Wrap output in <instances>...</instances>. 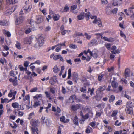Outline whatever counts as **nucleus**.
I'll use <instances>...</instances> for the list:
<instances>
[{
    "label": "nucleus",
    "mask_w": 134,
    "mask_h": 134,
    "mask_svg": "<svg viewBox=\"0 0 134 134\" xmlns=\"http://www.w3.org/2000/svg\"><path fill=\"white\" fill-rule=\"evenodd\" d=\"M36 38L38 40L37 42L35 45V47H37V44H38L39 47L41 46L43 44L44 41V37L43 34H39L36 37Z\"/></svg>",
    "instance_id": "obj_1"
},
{
    "label": "nucleus",
    "mask_w": 134,
    "mask_h": 134,
    "mask_svg": "<svg viewBox=\"0 0 134 134\" xmlns=\"http://www.w3.org/2000/svg\"><path fill=\"white\" fill-rule=\"evenodd\" d=\"M42 122L43 124L45 123L46 126H49L51 123V121L47 119H45L44 117H42Z\"/></svg>",
    "instance_id": "obj_2"
},
{
    "label": "nucleus",
    "mask_w": 134,
    "mask_h": 134,
    "mask_svg": "<svg viewBox=\"0 0 134 134\" xmlns=\"http://www.w3.org/2000/svg\"><path fill=\"white\" fill-rule=\"evenodd\" d=\"M117 47L115 46H112L111 48V52L113 54H119L120 53V50L118 49L116 50Z\"/></svg>",
    "instance_id": "obj_3"
},
{
    "label": "nucleus",
    "mask_w": 134,
    "mask_h": 134,
    "mask_svg": "<svg viewBox=\"0 0 134 134\" xmlns=\"http://www.w3.org/2000/svg\"><path fill=\"white\" fill-rule=\"evenodd\" d=\"M32 7V5L31 4L30 5H26L24 6L23 9L26 13L29 12L30 11Z\"/></svg>",
    "instance_id": "obj_4"
},
{
    "label": "nucleus",
    "mask_w": 134,
    "mask_h": 134,
    "mask_svg": "<svg viewBox=\"0 0 134 134\" xmlns=\"http://www.w3.org/2000/svg\"><path fill=\"white\" fill-rule=\"evenodd\" d=\"M24 20L23 17L22 16L18 18L16 21V25H19Z\"/></svg>",
    "instance_id": "obj_5"
},
{
    "label": "nucleus",
    "mask_w": 134,
    "mask_h": 134,
    "mask_svg": "<svg viewBox=\"0 0 134 134\" xmlns=\"http://www.w3.org/2000/svg\"><path fill=\"white\" fill-rule=\"evenodd\" d=\"M81 107L80 104H77L76 105H72L71 107V110L74 111L77 110Z\"/></svg>",
    "instance_id": "obj_6"
},
{
    "label": "nucleus",
    "mask_w": 134,
    "mask_h": 134,
    "mask_svg": "<svg viewBox=\"0 0 134 134\" xmlns=\"http://www.w3.org/2000/svg\"><path fill=\"white\" fill-rule=\"evenodd\" d=\"M9 81L12 83L13 84L14 86L18 85L17 77H16L14 79L11 78L9 79Z\"/></svg>",
    "instance_id": "obj_7"
},
{
    "label": "nucleus",
    "mask_w": 134,
    "mask_h": 134,
    "mask_svg": "<svg viewBox=\"0 0 134 134\" xmlns=\"http://www.w3.org/2000/svg\"><path fill=\"white\" fill-rule=\"evenodd\" d=\"M77 5H76L71 6V11L74 14L77 13L78 10H75L77 8Z\"/></svg>",
    "instance_id": "obj_8"
},
{
    "label": "nucleus",
    "mask_w": 134,
    "mask_h": 134,
    "mask_svg": "<svg viewBox=\"0 0 134 134\" xmlns=\"http://www.w3.org/2000/svg\"><path fill=\"white\" fill-rule=\"evenodd\" d=\"M36 19L37 22L38 23H40L43 21V17L41 15L37 16L36 17Z\"/></svg>",
    "instance_id": "obj_9"
},
{
    "label": "nucleus",
    "mask_w": 134,
    "mask_h": 134,
    "mask_svg": "<svg viewBox=\"0 0 134 134\" xmlns=\"http://www.w3.org/2000/svg\"><path fill=\"white\" fill-rule=\"evenodd\" d=\"M101 38L104 40L105 41H108L109 42H112L114 41L113 38L111 37L108 38L106 37H103V36L101 37Z\"/></svg>",
    "instance_id": "obj_10"
},
{
    "label": "nucleus",
    "mask_w": 134,
    "mask_h": 134,
    "mask_svg": "<svg viewBox=\"0 0 134 134\" xmlns=\"http://www.w3.org/2000/svg\"><path fill=\"white\" fill-rule=\"evenodd\" d=\"M57 79V77L56 76H55L51 78L49 81L50 83L52 85H54L55 83V80Z\"/></svg>",
    "instance_id": "obj_11"
},
{
    "label": "nucleus",
    "mask_w": 134,
    "mask_h": 134,
    "mask_svg": "<svg viewBox=\"0 0 134 134\" xmlns=\"http://www.w3.org/2000/svg\"><path fill=\"white\" fill-rule=\"evenodd\" d=\"M23 42L25 44H31V42L29 40L28 37H26L24 39Z\"/></svg>",
    "instance_id": "obj_12"
},
{
    "label": "nucleus",
    "mask_w": 134,
    "mask_h": 134,
    "mask_svg": "<svg viewBox=\"0 0 134 134\" xmlns=\"http://www.w3.org/2000/svg\"><path fill=\"white\" fill-rule=\"evenodd\" d=\"M31 124L32 125V127H36L39 124V121L38 120L36 121H33L31 122Z\"/></svg>",
    "instance_id": "obj_13"
},
{
    "label": "nucleus",
    "mask_w": 134,
    "mask_h": 134,
    "mask_svg": "<svg viewBox=\"0 0 134 134\" xmlns=\"http://www.w3.org/2000/svg\"><path fill=\"white\" fill-rule=\"evenodd\" d=\"M32 130L33 134H38L39 133V131L37 127H32Z\"/></svg>",
    "instance_id": "obj_14"
},
{
    "label": "nucleus",
    "mask_w": 134,
    "mask_h": 134,
    "mask_svg": "<svg viewBox=\"0 0 134 134\" xmlns=\"http://www.w3.org/2000/svg\"><path fill=\"white\" fill-rule=\"evenodd\" d=\"M72 79L75 81H76L78 80V75L76 72H74L72 75Z\"/></svg>",
    "instance_id": "obj_15"
},
{
    "label": "nucleus",
    "mask_w": 134,
    "mask_h": 134,
    "mask_svg": "<svg viewBox=\"0 0 134 134\" xmlns=\"http://www.w3.org/2000/svg\"><path fill=\"white\" fill-rule=\"evenodd\" d=\"M85 13L84 12L81 13L77 16L78 19L79 20L83 19L85 17Z\"/></svg>",
    "instance_id": "obj_16"
},
{
    "label": "nucleus",
    "mask_w": 134,
    "mask_h": 134,
    "mask_svg": "<svg viewBox=\"0 0 134 134\" xmlns=\"http://www.w3.org/2000/svg\"><path fill=\"white\" fill-rule=\"evenodd\" d=\"M133 9V8H131L129 9V11H130L131 13V14L130 15V17L131 19L132 20L134 18V13L133 12L132 10Z\"/></svg>",
    "instance_id": "obj_17"
},
{
    "label": "nucleus",
    "mask_w": 134,
    "mask_h": 134,
    "mask_svg": "<svg viewBox=\"0 0 134 134\" xmlns=\"http://www.w3.org/2000/svg\"><path fill=\"white\" fill-rule=\"evenodd\" d=\"M60 17L59 15L58 14H53L52 16V18L54 21L59 20Z\"/></svg>",
    "instance_id": "obj_18"
},
{
    "label": "nucleus",
    "mask_w": 134,
    "mask_h": 134,
    "mask_svg": "<svg viewBox=\"0 0 134 134\" xmlns=\"http://www.w3.org/2000/svg\"><path fill=\"white\" fill-rule=\"evenodd\" d=\"M40 101L38 100H35L33 107L34 108H36L37 107L40 106Z\"/></svg>",
    "instance_id": "obj_19"
},
{
    "label": "nucleus",
    "mask_w": 134,
    "mask_h": 134,
    "mask_svg": "<svg viewBox=\"0 0 134 134\" xmlns=\"http://www.w3.org/2000/svg\"><path fill=\"white\" fill-rule=\"evenodd\" d=\"M90 43L92 45L94 46L98 44V42L96 39H93L91 40Z\"/></svg>",
    "instance_id": "obj_20"
},
{
    "label": "nucleus",
    "mask_w": 134,
    "mask_h": 134,
    "mask_svg": "<svg viewBox=\"0 0 134 134\" xmlns=\"http://www.w3.org/2000/svg\"><path fill=\"white\" fill-rule=\"evenodd\" d=\"M130 73V70L128 69H126L125 70V72L124 75L125 78H126L129 76Z\"/></svg>",
    "instance_id": "obj_21"
},
{
    "label": "nucleus",
    "mask_w": 134,
    "mask_h": 134,
    "mask_svg": "<svg viewBox=\"0 0 134 134\" xmlns=\"http://www.w3.org/2000/svg\"><path fill=\"white\" fill-rule=\"evenodd\" d=\"M3 34H5L7 37H10L11 35L9 31H7L5 29L3 30Z\"/></svg>",
    "instance_id": "obj_22"
},
{
    "label": "nucleus",
    "mask_w": 134,
    "mask_h": 134,
    "mask_svg": "<svg viewBox=\"0 0 134 134\" xmlns=\"http://www.w3.org/2000/svg\"><path fill=\"white\" fill-rule=\"evenodd\" d=\"M8 25L7 21L5 20H0V25L2 26L7 25Z\"/></svg>",
    "instance_id": "obj_23"
},
{
    "label": "nucleus",
    "mask_w": 134,
    "mask_h": 134,
    "mask_svg": "<svg viewBox=\"0 0 134 134\" xmlns=\"http://www.w3.org/2000/svg\"><path fill=\"white\" fill-rule=\"evenodd\" d=\"M53 70L54 73H57L60 71V69L58 68L57 65H55L53 68Z\"/></svg>",
    "instance_id": "obj_24"
},
{
    "label": "nucleus",
    "mask_w": 134,
    "mask_h": 134,
    "mask_svg": "<svg viewBox=\"0 0 134 134\" xmlns=\"http://www.w3.org/2000/svg\"><path fill=\"white\" fill-rule=\"evenodd\" d=\"M34 30L32 27H31L26 29L25 31V32L26 34H28L30 33L32 31H33Z\"/></svg>",
    "instance_id": "obj_25"
},
{
    "label": "nucleus",
    "mask_w": 134,
    "mask_h": 134,
    "mask_svg": "<svg viewBox=\"0 0 134 134\" xmlns=\"http://www.w3.org/2000/svg\"><path fill=\"white\" fill-rule=\"evenodd\" d=\"M111 85L112 87L113 88H115L117 87L118 83L114 81H113L111 83Z\"/></svg>",
    "instance_id": "obj_26"
},
{
    "label": "nucleus",
    "mask_w": 134,
    "mask_h": 134,
    "mask_svg": "<svg viewBox=\"0 0 134 134\" xmlns=\"http://www.w3.org/2000/svg\"><path fill=\"white\" fill-rule=\"evenodd\" d=\"M45 93L46 95V97L47 98H48L49 100L51 99V97L50 96L51 94L50 92L47 91H46L45 92Z\"/></svg>",
    "instance_id": "obj_27"
},
{
    "label": "nucleus",
    "mask_w": 134,
    "mask_h": 134,
    "mask_svg": "<svg viewBox=\"0 0 134 134\" xmlns=\"http://www.w3.org/2000/svg\"><path fill=\"white\" fill-rule=\"evenodd\" d=\"M85 112H90V109L91 107H90L86 106L84 107L83 108Z\"/></svg>",
    "instance_id": "obj_28"
},
{
    "label": "nucleus",
    "mask_w": 134,
    "mask_h": 134,
    "mask_svg": "<svg viewBox=\"0 0 134 134\" xmlns=\"http://www.w3.org/2000/svg\"><path fill=\"white\" fill-rule=\"evenodd\" d=\"M74 123L76 125H78V118L77 116H75L73 120Z\"/></svg>",
    "instance_id": "obj_29"
},
{
    "label": "nucleus",
    "mask_w": 134,
    "mask_h": 134,
    "mask_svg": "<svg viewBox=\"0 0 134 134\" xmlns=\"http://www.w3.org/2000/svg\"><path fill=\"white\" fill-rule=\"evenodd\" d=\"M16 47L18 49L20 50L21 49V44L19 42L17 41L16 43L15 44Z\"/></svg>",
    "instance_id": "obj_30"
},
{
    "label": "nucleus",
    "mask_w": 134,
    "mask_h": 134,
    "mask_svg": "<svg viewBox=\"0 0 134 134\" xmlns=\"http://www.w3.org/2000/svg\"><path fill=\"white\" fill-rule=\"evenodd\" d=\"M12 107L14 108H16L18 107L19 106L18 103L16 102L13 103L12 104Z\"/></svg>",
    "instance_id": "obj_31"
},
{
    "label": "nucleus",
    "mask_w": 134,
    "mask_h": 134,
    "mask_svg": "<svg viewBox=\"0 0 134 134\" xmlns=\"http://www.w3.org/2000/svg\"><path fill=\"white\" fill-rule=\"evenodd\" d=\"M104 75L103 74H100L99 75L98 77V80L101 81L102 79L104 78Z\"/></svg>",
    "instance_id": "obj_32"
},
{
    "label": "nucleus",
    "mask_w": 134,
    "mask_h": 134,
    "mask_svg": "<svg viewBox=\"0 0 134 134\" xmlns=\"http://www.w3.org/2000/svg\"><path fill=\"white\" fill-rule=\"evenodd\" d=\"M90 17L92 19H94V20L93 21V23L94 24L96 23L98 19L96 16H91Z\"/></svg>",
    "instance_id": "obj_33"
},
{
    "label": "nucleus",
    "mask_w": 134,
    "mask_h": 134,
    "mask_svg": "<svg viewBox=\"0 0 134 134\" xmlns=\"http://www.w3.org/2000/svg\"><path fill=\"white\" fill-rule=\"evenodd\" d=\"M1 102L2 103H8L9 102V101L8 100V99H7L5 98V99H3V98H1Z\"/></svg>",
    "instance_id": "obj_34"
},
{
    "label": "nucleus",
    "mask_w": 134,
    "mask_h": 134,
    "mask_svg": "<svg viewBox=\"0 0 134 134\" xmlns=\"http://www.w3.org/2000/svg\"><path fill=\"white\" fill-rule=\"evenodd\" d=\"M115 99V96L113 95H111L109 98V101L110 102H113Z\"/></svg>",
    "instance_id": "obj_35"
},
{
    "label": "nucleus",
    "mask_w": 134,
    "mask_h": 134,
    "mask_svg": "<svg viewBox=\"0 0 134 134\" xmlns=\"http://www.w3.org/2000/svg\"><path fill=\"white\" fill-rule=\"evenodd\" d=\"M42 96V94H37L34 97V98L35 100H37L40 98Z\"/></svg>",
    "instance_id": "obj_36"
},
{
    "label": "nucleus",
    "mask_w": 134,
    "mask_h": 134,
    "mask_svg": "<svg viewBox=\"0 0 134 134\" xmlns=\"http://www.w3.org/2000/svg\"><path fill=\"white\" fill-rule=\"evenodd\" d=\"M12 13L11 11H10L9 9L6 10L5 12V14L6 15H10Z\"/></svg>",
    "instance_id": "obj_37"
},
{
    "label": "nucleus",
    "mask_w": 134,
    "mask_h": 134,
    "mask_svg": "<svg viewBox=\"0 0 134 134\" xmlns=\"http://www.w3.org/2000/svg\"><path fill=\"white\" fill-rule=\"evenodd\" d=\"M106 86L105 85L103 87L100 86L99 88L98 89V91L101 92L104 90Z\"/></svg>",
    "instance_id": "obj_38"
},
{
    "label": "nucleus",
    "mask_w": 134,
    "mask_h": 134,
    "mask_svg": "<svg viewBox=\"0 0 134 134\" xmlns=\"http://www.w3.org/2000/svg\"><path fill=\"white\" fill-rule=\"evenodd\" d=\"M71 69L70 68L69 69L68 71V79H69L71 76Z\"/></svg>",
    "instance_id": "obj_39"
},
{
    "label": "nucleus",
    "mask_w": 134,
    "mask_h": 134,
    "mask_svg": "<svg viewBox=\"0 0 134 134\" xmlns=\"http://www.w3.org/2000/svg\"><path fill=\"white\" fill-rule=\"evenodd\" d=\"M83 52L86 54H87L88 53H89L91 56H92V52L91 51H90L89 49H88L87 51H86V50H84Z\"/></svg>",
    "instance_id": "obj_40"
},
{
    "label": "nucleus",
    "mask_w": 134,
    "mask_h": 134,
    "mask_svg": "<svg viewBox=\"0 0 134 134\" xmlns=\"http://www.w3.org/2000/svg\"><path fill=\"white\" fill-rule=\"evenodd\" d=\"M119 134H126L127 131L125 129L121 130L119 131Z\"/></svg>",
    "instance_id": "obj_41"
},
{
    "label": "nucleus",
    "mask_w": 134,
    "mask_h": 134,
    "mask_svg": "<svg viewBox=\"0 0 134 134\" xmlns=\"http://www.w3.org/2000/svg\"><path fill=\"white\" fill-rule=\"evenodd\" d=\"M105 46L108 50H110L111 48V44L110 43H106L105 44Z\"/></svg>",
    "instance_id": "obj_42"
},
{
    "label": "nucleus",
    "mask_w": 134,
    "mask_h": 134,
    "mask_svg": "<svg viewBox=\"0 0 134 134\" xmlns=\"http://www.w3.org/2000/svg\"><path fill=\"white\" fill-rule=\"evenodd\" d=\"M85 16L86 17L87 20H88L89 19V17L90 15L89 12H87L85 13Z\"/></svg>",
    "instance_id": "obj_43"
},
{
    "label": "nucleus",
    "mask_w": 134,
    "mask_h": 134,
    "mask_svg": "<svg viewBox=\"0 0 134 134\" xmlns=\"http://www.w3.org/2000/svg\"><path fill=\"white\" fill-rule=\"evenodd\" d=\"M16 6H14L13 7H12L11 8L9 9L10 10V11H11V12L12 13V12H13L16 9Z\"/></svg>",
    "instance_id": "obj_44"
},
{
    "label": "nucleus",
    "mask_w": 134,
    "mask_h": 134,
    "mask_svg": "<svg viewBox=\"0 0 134 134\" xmlns=\"http://www.w3.org/2000/svg\"><path fill=\"white\" fill-rule=\"evenodd\" d=\"M86 87L85 86L83 87H81L80 88V91L81 92L85 93L86 91Z\"/></svg>",
    "instance_id": "obj_45"
},
{
    "label": "nucleus",
    "mask_w": 134,
    "mask_h": 134,
    "mask_svg": "<svg viewBox=\"0 0 134 134\" xmlns=\"http://www.w3.org/2000/svg\"><path fill=\"white\" fill-rule=\"evenodd\" d=\"M41 63L40 61L39 60H38L34 62V63H31L30 65L29 66H31L32 65L35 64H40Z\"/></svg>",
    "instance_id": "obj_46"
},
{
    "label": "nucleus",
    "mask_w": 134,
    "mask_h": 134,
    "mask_svg": "<svg viewBox=\"0 0 134 134\" xmlns=\"http://www.w3.org/2000/svg\"><path fill=\"white\" fill-rule=\"evenodd\" d=\"M120 35L122 37H123L125 40L126 39V37L122 31H120Z\"/></svg>",
    "instance_id": "obj_47"
},
{
    "label": "nucleus",
    "mask_w": 134,
    "mask_h": 134,
    "mask_svg": "<svg viewBox=\"0 0 134 134\" xmlns=\"http://www.w3.org/2000/svg\"><path fill=\"white\" fill-rule=\"evenodd\" d=\"M97 22L98 23V25L99 27H102V24L100 20L99 19H98Z\"/></svg>",
    "instance_id": "obj_48"
},
{
    "label": "nucleus",
    "mask_w": 134,
    "mask_h": 134,
    "mask_svg": "<svg viewBox=\"0 0 134 134\" xmlns=\"http://www.w3.org/2000/svg\"><path fill=\"white\" fill-rule=\"evenodd\" d=\"M27 59L29 60H32L35 59L36 57L32 55V56H29L28 57Z\"/></svg>",
    "instance_id": "obj_49"
},
{
    "label": "nucleus",
    "mask_w": 134,
    "mask_h": 134,
    "mask_svg": "<svg viewBox=\"0 0 134 134\" xmlns=\"http://www.w3.org/2000/svg\"><path fill=\"white\" fill-rule=\"evenodd\" d=\"M51 29V27L49 26H46L45 27L44 30L45 31L47 32L49 31Z\"/></svg>",
    "instance_id": "obj_50"
},
{
    "label": "nucleus",
    "mask_w": 134,
    "mask_h": 134,
    "mask_svg": "<svg viewBox=\"0 0 134 134\" xmlns=\"http://www.w3.org/2000/svg\"><path fill=\"white\" fill-rule=\"evenodd\" d=\"M122 103V101L121 100H119L116 102L115 105H119L121 104Z\"/></svg>",
    "instance_id": "obj_51"
},
{
    "label": "nucleus",
    "mask_w": 134,
    "mask_h": 134,
    "mask_svg": "<svg viewBox=\"0 0 134 134\" xmlns=\"http://www.w3.org/2000/svg\"><path fill=\"white\" fill-rule=\"evenodd\" d=\"M62 93L64 94L66 93V90L65 88L63 86L62 87V89L61 90Z\"/></svg>",
    "instance_id": "obj_52"
},
{
    "label": "nucleus",
    "mask_w": 134,
    "mask_h": 134,
    "mask_svg": "<svg viewBox=\"0 0 134 134\" xmlns=\"http://www.w3.org/2000/svg\"><path fill=\"white\" fill-rule=\"evenodd\" d=\"M69 10V7L66 5L64 8L63 12H67Z\"/></svg>",
    "instance_id": "obj_53"
},
{
    "label": "nucleus",
    "mask_w": 134,
    "mask_h": 134,
    "mask_svg": "<svg viewBox=\"0 0 134 134\" xmlns=\"http://www.w3.org/2000/svg\"><path fill=\"white\" fill-rule=\"evenodd\" d=\"M38 89L37 87H34L31 89L30 90V92H36Z\"/></svg>",
    "instance_id": "obj_54"
},
{
    "label": "nucleus",
    "mask_w": 134,
    "mask_h": 134,
    "mask_svg": "<svg viewBox=\"0 0 134 134\" xmlns=\"http://www.w3.org/2000/svg\"><path fill=\"white\" fill-rule=\"evenodd\" d=\"M69 47L71 49H76L77 48V46L75 45L71 44L69 46Z\"/></svg>",
    "instance_id": "obj_55"
},
{
    "label": "nucleus",
    "mask_w": 134,
    "mask_h": 134,
    "mask_svg": "<svg viewBox=\"0 0 134 134\" xmlns=\"http://www.w3.org/2000/svg\"><path fill=\"white\" fill-rule=\"evenodd\" d=\"M29 63H30L28 61H25L24 64V65L26 68L28 66Z\"/></svg>",
    "instance_id": "obj_56"
},
{
    "label": "nucleus",
    "mask_w": 134,
    "mask_h": 134,
    "mask_svg": "<svg viewBox=\"0 0 134 134\" xmlns=\"http://www.w3.org/2000/svg\"><path fill=\"white\" fill-rule=\"evenodd\" d=\"M119 121L118 120H117L115 122L114 125L117 126H119L121 124V122L118 123Z\"/></svg>",
    "instance_id": "obj_57"
},
{
    "label": "nucleus",
    "mask_w": 134,
    "mask_h": 134,
    "mask_svg": "<svg viewBox=\"0 0 134 134\" xmlns=\"http://www.w3.org/2000/svg\"><path fill=\"white\" fill-rule=\"evenodd\" d=\"M94 90V89L93 88H92L91 89L90 88H89L88 89V91L90 92V94L92 96V95Z\"/></svg>",
    "instance_id": "obj_58"
},
{
    "label": "nucleus",
    "mask_w": 134,
    "mask_h": 134,
    "mask_svg": "<svg viewBox=\"0 0 134 134\" xmlns=\"http://www.w3.org/2000/svg\"><path fill=\"white\" fill-rule=\"evenodd\" d=\"M60 57L59 55H55L54 56L53 58V59L55 60H56L58 59H59Z\"/></svg>",
    "instance_id": "obj_59"
},
{
    "label": "nucleus",
    "mask_w": 134,
    "mask_h": 134,
    "mask_svg": "<svg viewBox=\"0 0 134 134\" xmlns=\"http://www.w3.org/2000/svg\"><path fill=\"white\" fill-rule=\"evenodd\" d=\"M30 98V96L29 95H27L25 96V97H24L23 98V100L24 101H26L28 100Z\"/></svg>",
    "instance_id": "obj_60"
},
{
    "label": "nucleus",
    "mask_w": 134,
    "mask_h": 134,
    "mask_svg": "<svg viewBox=\"0 0 134 134\" xmlns=\"http://www.w3.org/2000/svg\"><path fill=\"white\" fill-rule=\"evenodd\" d=\"M34 112L30 113L29 115L28 119H30L32 117V116L34 115Z\"/></svg>",
    "instance_id": "obj_61"
},
{
    "label": "nucleus",
    "mask_w": 134,
    "mask_h": 134,
    "mask_svg": "<svg viewBox=\"0 0 134 134\" xmlns=\"http://www.w3.org/2000/svg\"><path fill=\"white\" fill-rule=\"evenodd\" d=\"M18 114L19 116L21 117L23 116V115L24 114V113L22 111H19Z\"/></svg>",
    "instance_id": "obj_62"
},
{
    "label": "nucleus",
    "mask_w": 134,
    "mask_h": 134,
    "mask_svg": "<svg viewBox=\"0 0 134 134\" xmlns=\"http://www.w3.org/2000/svg\"><path fill=\"white\" fill-rule=\"evenodd\" d=\"M86 36L87 39L89 40L91 37V36L90 35H88L87 33H85L84 34Z\"/></svg>",
    "instance_id": "obj_63"
},
{
    "label": "nucleus",
    "mask_w": 134,
    "mask_h": 134,
    "mask_svg": "<svg viewBox=\"0 0 134 134\" xmlns=\"http://www.w3.org/2000/svg\"><path fill=\"white\" fill-rule=\"evenodd\" d=\"M117 111L116 110L114 111L112 113L111 116L112 117H114L117 114Z\"/></svg>",
    "instance_id": "obj_64"
}]
</instances>
